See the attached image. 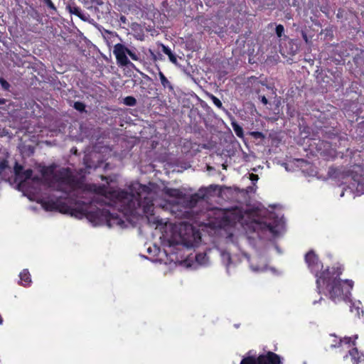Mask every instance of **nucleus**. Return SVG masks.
Returning a JSON list of instances; mask_svg holds the SVG:
<instances>
[{"instance_id": "1", "label": "nucleus", "mask_w": 364, "mask_h": 364, "mask_svg": "<svg viewBox=\"0 0 364 364\" xmlns=\"http://www.w3.org/2000/svg\"><path fill=\"white\" fill-rule=\"evenodd\" d=\"M304 260L310 272L316 278V287L319 293L326 289L330 299L334 302L346 301L350 298L354 282L350 279H340L343 272V267L341 264H336L323 269V263L312 250L305 255Z\"/></svg>"}, {"instance_id": "2", "label": "nucleus", "mask_w": 364, "mask_h": 364, "mask_svg": "<svg viewBox=\"0 0 364 364\" xmlns=\"http://www.w3.org/2000/svg\"><path fill=\"white\" fill-rule=\"evenodd\" d=\"M76 207L73 208L64 201L62 198L43 200L41 205L46 211H57L63 214H68L77 218H86L94 225L107 224L112 226V223L120 225L123 220L117 213H112L106 208H95L88 206L84 202L75 201Z\"/></svg>"}, {"instance_id": "3", "label": "nucleus", "mask_w": 364, "mask_h": 364, "mask_svg": "<svg viewBox=\"0 0 364 364\" xmlns=\"http://www.w3.org/2000/svg\"><path fill=\"white\" fill-rule=\"evenodd\" d=\"M57 184V190L67 193L65 186L70 190L80 189L83 186V180L73 174L69 168H63L55 172L52 181Z\"/></svg>"}, {"instance_id": "4", "label": "nucleus", "mask_w": 364, "mask_h": 364, "mask_svg": "<svg viewBox=\"0 0 364 364\" xmlns=\"http://www.w3.org/2000/svg\"><path fill=\"white\" fill-rule=\"evenodd\" d=\"M94 191L101 196L109 197L116 200L117 202L122 204L123 200H127L129 202L128 205L130 208H133L134 202H133V196L131 192L122 189L108 188L105 185L95 186Z\"/></svg>"}, {"instance_id": "5", "label": "nucleus", "mask_w": 364, "mask_h": 364, "mask_svg": "<svg viewBox=\"0 0 364 364\" xmlns=\"http://www.w3.org/2000/svg\"><path fill=\"white\" fill-rule=\"evenodd\" d=\"M131 193L133 196L132 200L134 202V206L133 208H129L130 207L128 205L129 202L127 200H123L121 207L125 214L132 215L136 212L137 208H141L144 213L151 215H154V207L152 199L149 197H144L143 200H138L134 193Z\"/></svg>"}, {"instance_id": "6", "label": "nucleus", "mask_w": 364, "mask_h": 364, "mask_svg": "<svg viewBox=\"0 0 364 364\" xmlns=\"http://www.w3.org/2000/svg\"><path fill=\"white\" fill-rule=\"evenodd\" d=\"M239 5H236L232 1H228L227 4L221 6L218 10V14L225 18H235L239 16Z\"/></svg>"}, {"instance_id": "7", "label": "nucleus", "mask_w": 364, "mask_h": 364, "mask_svg": "<svg viewBox=\"0 0 364 364\" xmlns=\"http://www.w3.org/2000/svg\"><path fill=\"white\" fill-rule=\"evenodd\" d=\"M127 48L122 43H117L114 46L113 53L115 55L117 63L121 66L132 65L127 58Z\"/></svg>"}, {"instance_id": "8", "label": "nucleus", "mask_w": 364, "mask_h": 364, "mask_svg": "<svg viewBox=\"0 0 364 364\" xmlns=\"http://www.w3.org/2000/svg\"><path fill=\"white\" fill-rule=\"evenodd\" d=\"M281 358L279 355L268 351L266 354L257 357V364H281Z\"/></svg>"}, {"instance_id": "9", "label": "nucleus", "mask_w": 364, "mask_h": 364, "mask_svg": "<svg viewBox=\"0 0 364 364\" xmlns=\"http://www.w3.org/2000/svg\"><path fill=\"white\" fill-rule=\"evenodd\" d=\"M208 188H200L198 193H194L190 196L188 200L189 205L191 207L195 206L200 200L205 199L208 196Z\"/></svg>"}, {"instance_id": "10", "label": "nucleus", "mask_w": 364, "mask_h": 364, "mask_svg": "<svg viewBox=\"0 0 364 364\" xmlns=\"http://www.w3.org/2000/svg\"><path fill=\"white\" fill-rule=\"evenodd\" d=\"M20 284L23 287H28L31 283L30 272L27 269H23L19 274Z\"/></svg>"}, {"instance_id": "11", "label": "nucleus", "mask_w": 364, "mask_h": 364, "mask_svg": "<svg viewBox=\"0 0 364 364\" xmlns=\"http://www.w3.org/2000/svg\"><path fill=\"white\" fill-rule=\"evenodd\" d=\"M164 193L166 195L170 197L176 198L178 199H181L183 198V193L179 189L167 188H165Z\"/></svg>"}, {"instance_id": "12", "label": "nucleus", "mask_w": 364, "mask_h": 364, "mask_svg": "<svg viewBox=\"0 0 364 364\" xmlns=\"http://www.w3.org/2000/svg\"><path fill=\"white\" fill-rule=\"evenodd\" d=\"M55 172L56 171H55V166L53 165L48 166H43L41 169V173L44 178H46L48 176H52V181L54 179Z\"/></svg>"}, {"instance_id": "13", "label": "nucleus", "mask_w": 364, "mask_h": 364, "mask_svg": "<svg viewBox=\"0 0 364 364\" xmlns=\"http://www.w3.org/2000/svg\"><path fill=\"white\" fill-rule=\"evenodd\" d=\"M159 76L161 80V83L164 88H168L170 91L173 90V85L161 71H159Z\"/></svg>"}, {"instance_id": "14", "label": "nucleus", "mask_w": 364, "mask_h": 364, "mask_svg": "<svg viewBox=\"0 0 364 364\" xmlns=\"http://www.w3.org/2000/svg\"><path fill=\"white\" fill-rule=\"evenodd\" d=\"M5 171L9 173L10 166H9V161L6 159L0 157V175H2Z\"/></svg>"}, {"instance_id": "15", "label": "nucleus", "mask_w": 364, "mask_h": 364, "mask_svg": "<svg viewBox=\"0 0 364 364\" xmlns=\"http://www.w3.org/2000/svg\"><path fill=\"white\" fill-rule=\"evenodd\" d=\"M275 33H276L277 37L278 38H279V40L287 39L288 38L284 33V27L282 24H279V25L276 26Z\"/></svg>"}, {"instance_id": "16", "label": "nucleus", "mask_w": 364, "mask_h": 364, "mask_svg": "<svg viewBox=\"0 0 364 364\" xmlns=\"http://www.w3.org/2000/svg\"><path fill=\"white\" fill-rule=\"evenodd\" d=\"M162 51L168 56L171 62L176 63L177 61L176 55L172 53L171 50L165 46H162Z\"/></svg>"}, {"instance_id": "17", "label": "nucleus", "mask_w": 364, "mask_h": 364, "mask_svg": "<svg viewBox=\"0 0 364 364\" xmlns=\"http://www.w3.org/2000/svg\"><path fill=\"white\" fill-rule=\"evenodd\" d=\"M208 257L205 253H198L196 255V260L200 264H205L208 262Z\"/></svg>"}, {"instance_id": "18", "label": "nucleus", "mask_w": 364, "mask_h": 364, "mask_svg": "<svg viewBox=\"0 0 364 364\" xmlns=\"http://www.w3.org/2000/svg\"><path fill=\"white\" fill-rule=\"evenodd\" d=\"M69 11L71 14H75V16L82 18V14L81 9L77 6H69Z\"/></svg>"}, {"instance_id": "19", "label": "nucleus", "mask_w": 364, "mask_h": 364, "mask_svg": "<svg viewBox=\"0 0 364 364\" xmlns=\"http://www.w3.org/2000/svg\"><path fill=\"white\" fill-rule=\"evenodd\" d=\"M340 170L337 167L331 166L328 168V176L331 178H336L338 177Z\"/></svg>"}, {"instance_id": "20", "label": "nucleus", "mask_w": 364, "mask_h": 364, "mask_svg": "<svg viewBox=\"0 0 364 364\" xmlns=\"http://www.w3.org/2000/svg\"><path fill=\"white\" fill-rule=\"evenodd\" d=\"M234 132L238 137H243V129L238 124L233 122L232 124Z\"/></svg>"}, {"instance_id": "21", "label": "nucleus", "mask_w": 364, "mask_h": 364, "mask_svg": "<svg viewBox=\"0 0 364 364\" xmlns=\"http://www.w3.org/2000/svg\"><path fill=\"white\" fill-rule=\"evenodd\" d=\"M210 100H212L213 103L218 108V109H220L222 110H225V109L224 108V107L223 106V103L221 102V101L217 97H215V95H210Z\"/></svg>"}, {"instance_id": "22", "label": "nucleus", "mask_w": 364, "mask_h": 364, "mask_svg": "<svg viewBox=\"0 0 364 364\" xmlns=\"http://www.w3.org/2000/svg\"><path fill=\"white\" fill-rule=\"evenodd\" d=\"M73 107L74 109L79 111L80 112H87L85 109L86 106H85V103H83L82 102H80V101L75 102Z\"/></svg>"}, {"instance_id": "23", "label": "nucleus", "mask_w": 364, "mask_h": 364, "mask_svg": "<svg viewBox=\"0 0 364 364\" xmlns=\"http://www.w3.org/2000/svg\"><path fill=\"white\" fill-rule=\"evenodd\" d=\"M240 364H257V358L248 356L241 360Z\"/></svg>"}, {"instance_id": "24", "label": "nucleus", "mask_w": 364, "mask_h": 364, "mask_svg": "<svg viewBox=\"0 0 364 364\" xmlns=\"http://www.w3.org/2000/svg\"><path fill=\"white\" fill-rule=\"evenodd\" d=\"M124 103L127 106H134L136 105V100L132 96H127L124 99Z\"/></svg>"}, {"instance_id": "25", "label": "nucleus", "mask_w": 364, "mask_h": 364, "mask_svg": "<svg viewBox=\"0 0 364 364\" xmlns=\"http://www.w3.org/2000/svg\"><path fill=\"white\" fill-rule=\"evenodd\" d=\"M23 171V166L19 164L18 162H16L14 168V172L15 175L17 177H19V176H21Z\"/></svg>"}, {"instance_id": "26", "label": "nucleus", "mask_w": 364, "mask_h": 364, "mask_svg": "<svg viewBox=\"0 0 364 364\" xmlns=\"http://www.w3.org/2000/svg\"><path fill=\"white\" fill-rule=\"evenodd\" d=\"M32 176H33V170L31 168H28V169L24 170L22 172L20 177L24 178V179H26V180H28V179L31 178Z\"/></svg>"}, {"instance_id": "27", "label": "nucleus", "mask_w": 364, "mask_h": 364, "mask_svg": "<svg viewBox=\"0 0 364 364\" xmlns=\"http://www.w3.org/2000/svg\"><path fill=\"white\" fill-rule=\"evenodd\" d=\"M13 171L10 168L9 173L7 171L4 172L2 175H0V178L5 181H10L11 177L12 176Z\"/></svg>"}, {"instance_id": "28", "label": "nucleus", "mask_w": 364, "mask_h": 364, "mask_svg": "<svg viewBox=\"0 0 364 364\" xmlns=\"http://www.w3.org/2000/svg\"><path fill=\"white\" fill-rule=\"evenodd\" d=\"M127 55L133 60H139V54H137L135 51L132 50L129 48H127Z\"/></svg>"}, {"instance_id": "29", "label": "nucleus", "mask_w": 364, "mask_h": 364, "mask_svg": "<svg viewBox=\"0 0 364 364\" xmlns=\"http://www.w3.org/2000/svg\"><path fill=\"white\" fill-rule=\"evenodd\" d=\"M0 85L4 90H9L11 87L10 84L3 77H0Z\"/></svg>"}, {"instance_id": "30", "label": "nucleus", "mask_w": 364, "mask_h": 364, "mask_svg": "<svg viewBox=\"0 0 364 364\" xmlns=\"http://www.w3.org/2000/svg\"><path fill=\"white\" fill-rule=\"evenodd\" d=\"M356 190L362 194L364 193V178H362L361 181H358Z\"/></svg>"}, {"instance_id": "31", "label": "nucleus", "mask_w": 364, "mask_h": 364, "mask_svg": "<svg viewBox=\"0 0 364 364\" xmlns=\"http://www.w3.org/2000/svg\"><path fill=\"white\" fill-rule=\"evenodd\" d=\"M43 2L47 5V6L54 11H57V9H56V6H55V4L53 3L52 0H43Z\"/></svg>"}, {"instance_id": "32", "label": "nucleus", "mask_w": 364, "mask_h": 364, "mask_svg": "<svg viewBox=\"0 0 364 364\" xmlns=\"http://www.w3.org/2000/svg\"><path fill=\"white\" fill-rule=\"evenodd\" d=\"M250 135L253 136L255 139H263L264 137V135L261 132H252L250 133Z\"/></svg>"}, {"instance_id": "33", "label": "nucleus", "mask_w": 364, "mask_h": 364, "mask_svg": "<svg viewBox=\"0 0 364 364\" xmlns=\"http://www.w3.org/2000/svg\"><path fill=\"white\" fill-rule=\"evenodd\" d=\"M268 230L273 234H276L277 232V226L274 225L271 223H268L266 225Z\"/></svg>"}, {"instance_id": "34", "label": "nucleus", "mask_w": 364, "mask_h": 364, "mask_svg": "<svg viewBox=\"0 0 364 364\" xmlns=\"http://www.w3.org/2000/svg\"><path fill=\"white\" fill-rule=\"evenodd\" d=\"M249 82H250L252 85H254L255 83H258V78L255 76H251L248 78Z\"/></svg>"}, {"instance_id": "35", "label": "nucleus", "mask_w": 364, "mask_h": 364, "mask_svg": "<svg viewBox=\"0 0 364 364\" xmlns=\"http://www.w3.org/2000/svg\"><path fill=\"white\" fill-rule=\"evenodd\" d=\"M250 179L252 181H257L259 179V176L257 174L255 173H250Z\"/></svg>"}, {"instance_id": "36", "label": "nucleus", "mask_w": 364, "mask_h": 364, "mask_svg": "<svg viewBox=\"0 0 364 364\" xmlns=\"http://www.w3.org/2000/svg\"><path fill=\"white\" fill-rule=\"evenodd\" d=\"M259 98L262 104H264V105L268 104V100L265 96H260Z\"/></svg>"}, {"instance_id": "37", "label": "nucleus", "mask_w": 364, "mask_h": 364, "mask_svg": "<svg viewBox=\"0 0 364 364\" xmlns=\"http://www.w3.org/2000/svg\"><path fill=\"white\" fill-rule=\"evenodd\" d=\"M31 180L32 181H33V182H37V183H38V182H40V181H41V178H40L39 176H32V177H31Z\"/></svg>"}, {"instance_id": "38", "label": "nucleus", "mask_w": 364, "mask_h": 364, "mask_svg": "<svg viewBox=\"0 0 364 364\" xmlns=\"http://www.w3.org/2000/svg\"><path fill=\"white\" fill-rule=\"evenodd\" d=\"M186 230H190L192 233H194V229H193V226L191 225H188L187 226L186 225Z\"/></svg>"}, {"instance_id": "39", "label": "nucleus", "mask_w": 364, "mask_h": 364, "mask_svg": "<svg viewBox=\"0 0 364 364\" xmlns=\"http://www.w3.org/2000/svg\"><path fill=\"white\" fill-rule=\"evenodd\" d=\"M7 100L4 98H0V105H5Z\"/></svg>"}, {"instance_id": "40", "label": "nucleus", "mask_w": 364, "mask_h": 364, "mask_svg": "<svg viewBox=\"0 0 364 364\" xmlns=\"http://www.w3.org/2000/svg\"><path fill=\"white\" fill-rule=\"evenodd\" d=\"M120 20H121L122 22L125 23L127 18H126V17L124 16H121Z\"/></svg>"}, {"instance_id": "41", "label": "nucleus", "mask_w": 364, "mask_h": 364, "mask_svg": "<svg viewBox=\"0 0 364 364\" xmlns=\"http://www.w3.org/2000/svg\"><path fill=\"white\" fill-rule=\"evenodd\" d=\"M204 29H205L206 31L211 32V28H210V27H205V26H204Z\"/></svg>"}, {"instance_id": "42", "label": "nucleus", "mask_w": 364, "mask_h": 364, "mask_svg": "<svg viewBox=\"0 0 364 364\" xmlns=\"http://www.w3.org/2000/svg\"><path fill=\"white\" fill-rule=\"evenodd\" d=\"M272 40H273V41H276V38H275V37H274V36H272Z\"/></svg>"}, {"instance_id": "43", "label": "nucleus", "mask_w": 364, "mask_h": 364, "mask_svg": "<svg viewBox=\"0 0 364 364\" xmlns=\"http://www.w3.org/2000/svg\"><path fill=\"white\" fill-rule=\"evenodd\" d=\"M274 25V23H271L269 24V26H272Z\"/></svg>"}, {"instance_id": "44", "label": "nucleus", "mask_w": 364, "mask_h": 364, "mask_svg": "<svg viewBox=\"0 0 364 364\" xmlns=\"http://www.w3.org/2000/svg\"><path fill=\"white\" fill-rule=\"evenodd\" d=\"M68 200H69V202H70V203H71V200H72V199H71V198H68Z\"/></svg>"}]
</instances>
